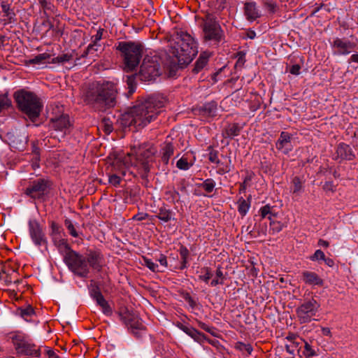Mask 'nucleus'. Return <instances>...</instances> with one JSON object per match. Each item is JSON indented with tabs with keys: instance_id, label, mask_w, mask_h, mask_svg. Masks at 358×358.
Instances as JSON below:
<instances>
[{
	"instance_id": "59",
	"label": "nucleus",
	"mask_w": 358,
	"mask_h": 358,
	"mask_svg": "<svg viewBox=\"0 0 358 358\" xmlns=\"http://www.w3.org/2000/svg\"><path fill=\"white\" fill-rule=\"evenodd\" d=\"M103 313L106 315H110L112 314V309L108 304V303H106L103 306H101Z\"/></svg>"
},
{
	"instance_id": "4",
	"label": "nucleus",
	"mask_w": 358,
	"mask_h": 358,
	"mask_svg": "<svg viewBox=\"0 0 358 358\" xmlns=\"http://www.w3.org/2000/svg\"><path fill=\"white\" fill-rule=\"evenodd\" d=\"M174 40L173 53L178 61V65L183 68L197 55L196 43L189 34L183 31L177 33Z\"/></svg>"
},
{
	"instance_id": "62",
	"label": "nucleus",
	"mask_w": 358,
	"mask_h": 358,
	"mask_svg": "<svg viewBox=\"0 0 358 358\" xmlns=\"http://www.w3.org/2000/svg\"><path fill=\"white\" fill-rule=\"evenodd\" d=\"M271 225H273V231L275 232H279L282 230V225L279 222H271Z\"/></svg>"
},
{
	"instance_id": "12",
	"label": "nucleus",
	"mask_w": 358,
	"mask_h": 358,
	"mask_svg": "<svg viewBox=\"0 0 358 358\" xmlns=\"http://www.w3.org/2000/svg\"><path fill=\"white\" fill-rule=\"evenodd\" d=\"M119 316L124 324L129 329H131L135 336L139 338L141 336L140 334L135 331L143 329V325L138 316L132 311H129L127 308L121 310L119 312Z\"/></svg>"
},
{
	"instance_id": "46",
	"label": "nucleus",
	"mask_w": 358,
	"mask_h": 358,
	"mask_svg": "<svg viewBox=\"0 0 358 358\" xmlns=\"http://www.w3.org/2000/svg\"><path fill=\"white\" fill-rule=\"evenodd\" d=\"M64 224H65L66 227L67 228V229L69 230V234L73 237H75V238L78 237V234L76 231V230L74 227V225L73 224L72 222L70 220L66 219L64 220Z\"/></svg>"
},
{
	"instance_id": "6",
	"label": "nucleus",
	"mask_w": 358,
	"mask_h": 358,
	"mask_svg": "<svg viewBox=\"0 0 358 358\" xmlns=\"http://www.w3.org/2000/svg\"><path fill=\"white\" fill-rule=\"evenodd\" d=\"M13 96L18 108L32 122H35L39 117L42 108L37 96L33 92L22 89L16 91Z\"/></svg>"
},
{
	"instance_id": "29",
	"label": "nucleus",
	"mask_w": 358,
	"mask_h": 358,
	"mask_svg": "<svg viewBox=\"0 0 358 358\" xmlns=\"http://www.w3.org/2000/svg\"><path fill=\"white\" fill-rule=\"evenodd\" d=\"M261 2L269 14H275L278 10V6L274 0H261Z\"/></svg>"
},
{
	"instance_id": "32",
	"label": "nucleus",
	"mask_w": 358,
	"mask_h": 358,
	"mask_svg": "<svg viewBox=\"0 0 358 358\" xmlns=\"http://www.w3.org/2000/svg\"><path fill=\"white\" fill-rule=\"evenodd\" d=\"M303 181L301 179L298 177L295 176L293 178L291 184H292V191L293 194H299L301 190L303 189Z\"/></svg>"
},
{
	"instance_id": "25",
	"label": "nucleus",
	"mask_w": 358,
	"mask_h": 358,
	"mask_svg": "<svg viewBox=\"0 0 358 358\" xmlns=\"http://www.w3.org/2000/svg\"><path fill=\"white\" fill-rule=\"evenodd\" d=\"M241 127L238 123L229 124L222 131V136L225 138H233L240 134Z\"/></svg>"
},
{
	"instance_id": "45",
	"label": "nucleus",
	"mask_w": 358,
	"mask_h": 358,
	"mask_svg": "<svg viewBox=\"0 0 358 358\" xmlns=\"http://www.w3.org/2000/svg\"><path fill=\"white\" fill-rule=\"evenodd\" d=\"M166 195L169 196V199H171L173 203L180 201V194L175 189L173 191L166 192Z\"/></svg>"
},
{
	"instance_id": "61",
	"label": "nucleus",
	"mask_w": 358,
	"mask_h": 358,
	"mask_svg": "<svg viewBox=\"0 0 358 358\" xmlns=\"http://www.w3.org/2000/svg\"><path fill=\"white\" fill-rule=\"evenodd\" d=\"M148 216L147 213H138L133 217V219L138 221H142L145 220V218Z\"/></svg>"
},
{
	"instance_id": "21",
	"label": "nucleus",
	"mask_w": 358,
	"mask_h": 358,
	"mask_svg": "<svg viewBox=\"0 0 358 358\" xmlns=\"http://www.w3.org/2000/svg\"><path fill=\"white\" fill-rule=\"evenodd\" d=\"M336 153L338 157L341 158L342 160L351 161L355 158V155L350 146L344 143L338 144L336 149Z\"/></svg>"
},
{
	"instance_id": "63",
	"label": "nucleus",
	"mask_w": 358,
	"mask_h": 358,
	"mask_svg": "<svg viewBox=\"0 0 358 358\" xmlns=\"http://www.w3.org/2000/svg\"><path fill=\"white\" fill-rule=\"evenodd\" d=\"M94 300L96 301V303L99 306H103L106 303H107L108 301L104 299L103 294L101 296H99V297L94 299Z\"/></svg>"
},
{
	"instance_id": "9",
	"label": "nucleus",
	"mask_w": 358,
	"mask_h": 358,
	"mask_svg": "<svg viewBox=\"0 0 358 358\" xmlns=\"http://www.w3.org/2000/svg\"><path fill=\"white\" fill-rule=\"evenodd\" d=\"M320 305L314 299L305 301L296 309V315L300 324L310 322L318 312Z\"/></svg>"
},
{
	"instance_id": "3",
	"label": "nucleus",
	"mask_w": 358,
	"mask_h": 358,
	"mask_svg": "<svg viewBox=\"0 0 358 358\" xmlns=\"http://www.w3.org/2000/svg\"><path fill=\"white\" fill-rule=\"evenodd\" d=\"M117 85L111 81H94L87 85L84 94V101L99 111L114 108L117 103Z\"/></svg>"
},
{
	"instance_id": "33",
	"label": "nucleus",
	"mask_w": 358,
	"mask_h": 358,
	"mask_svg": "<svg viewBox=\"0 0 358 358\" xmlns=\"http://www.w3.org/2000/svg\"><path fill=\"white\" fill-rule=\"evenodd\" d=\"M179 252L182 259L180 269H184L187 267L189 252L188 249L182 245L180 247Z\"/></svg>"
},
{
	"instance_id": "58",
	"label": "nucleus",
	"mask_w": 358,
	"mask_h": 358,
	"mask_svg": "<svg viewBox=\"0 0 358 358\" xmlns=\"http://www.w3.org/2000/svg\"><path fill=\"white\" fill-rule=\"evenodd\" d=\"M301 66L299 64H294L289 69L290 73L298 76L300 73Z\"/></svg>"
},
{
	"instance_id": "51",
	"label": "nucleus",
	"mask_w": 358,
	"mask_h": 358,
	"mask_svg": "<svg viewBox=\"0 0 358 358\" xmlns=\"http://www.w3.org/2000/svg\"><path fill=\"white\" fill-rule=\"evenodd\" d=\"M50 229H51V233H50L51 236H55L60 234L61 227L57 223H56L54 221H52L50 224Z\"/></svg>"
},
{
	"instance_id": "20",
	"label": "nucleus",
	"mask_w": 358,
	"mask_h": 358,
	"mask_svg": "<svg viewBox=\"0 0 358 358\" xmlns=\"http://www.w3.org/2000/svg\"><path fill=\"white\" fill-rule=\"evenodd\" d=\"M244 14L249 21H254L261 16L256 3L253 1H247L245 3Z\"/></svg>"
},
{
	"instance_id": "35",
	"label": "nucleus",
	"mask_w": 358,
	"mask_h": 358,
	"mask_svg": "<svg viewBox=\"0 0 358 358\" xmlns=\"http://www.w3.org/2000/svg\"><path fill=\"white\" fill-rule=\"evenodd\" d=\"M216 278L215 279H213L211 282L210 285L213 287H215L217 285H223L224 284V280L225 279V276L221 269V267L219 266L216 271L215 273Z\"/></svg>"
},
{
	"instance_id": "13",
	"label": "nucleus",
	"mask_w": 358,
	"mask_h": 358,
	"mask_svg": "<svg viewBox=\"0 0 358 358\" xmlns=\"http://www.w3.org/2000/svg\"><path fill=\"white\" fill-rule=\"evenodd\" d=\"M5 138L9 145L13 149L23 151L27 147L28 136L24 131L14 129L8 132Z\"/></svg>"
},
{
	"instance_id": "41",
	"label": "nucleus",
	"mask_w": 358,
	"mask_h": 358,
	"mask_svg": "<svg viewBox=\"0 0 358 358\" xmlns=\"http://www.w3.org/2000/svg\"><path fill=\"white\" fill-rule=\"evenodd\" d=\"M187 186L188 182L185 178L180 179L177 182V190L179 192L188 195Z\"/></svg>"
},
{
	"instance_id": "5",
	"label": "nucleus",
	"mask_w": 358,
	"mask_h": 358,
	"mask_svg": "<svg viewBox=\"0 0 358 358\" xmlns=\"http://www.w3.org/2000/svg\"><path fill=\"white\" fill-rule=\"evenodd\" d=\"M116 50L120 52L123 60L124 70L127 72L134 71L140 64L143 47L139 42H118Z\"/></svg>"
},
{
	"instance_id": "54",
	"label": "nucleus",
	"mask_w": 358,
	"mask_h": 358,
	"mask_svg": "<svg viewBox=\"0 0 358 358\" xmlns=\"http://www.w3.org/2000/svg\"><path fill=\"white\" fill-rule=\"evenodd\" d=\"M120 177L116 174H113L109 177V182L114 186H117L120 185Z\"/></svg>"
},
{
	"instance_id": "39",
	"label": "nucleus",
	"mask_w": 358,
	"mask_h": 358,
	"mask_svg": "<svg viewBox=\"0 0 358 358\" xmlns=\"http://www.w3.org/2000/svg\"><path fill=\"white\" fill-rule=\"evenodd\" d=\"M208 150H209V161L217 164H222V162H221L218 159V152L214 150L211 145L208 147Z\"/></svg>"
},
{
	"instance_id": "42",
	"label": "nucleus",
	"mask_w": 358,
	"mask_h": 358,
	"mask_svg": "<svg viewBox=\"0 0 358 358\" xmlns=\"http://www.w3.org/2000/svg\"><path fill=\"white\" fill-rule=\"evenodd\" d=\"M144 264L152 271L153 272H160L162 271L157 264L154 263L151 259L143 257Z\"/></svg>"
},
{
	"instance_id": "56",
	"label": "nucleus",
	"mask_w": 358,
	"mask_h": 358,
	"mask_svg": "<svg viewBox=\"0 0 358 358\" xmlns=\"http://www.w3.org/2000/svg\"><path fill=\"white\" fill-rule=\"evenodd\" d=\"M219 165H220V167H219L217 173L220 175L229 173L231 171L230 166L228 164L224 165L222 162V164H219Z\"/></svg>"
},
{
	"instance_id": "37",
	"label": "nucleus",
	"mask_w": 358,
	"mask_h": 358,
	"mask_svg": "<svg viewBox=\"0 0 358 358\" xmlns=\"http://www.w3.org/2000/svg\"><path fill=\"white\" fill-rule=\"evenodd\" d=\"M215 187V182L212 178L205 180L199 187L203 188L207 193H211Z\"/></svg>"
},
{
	"instance_id": "1",
	"label": "nucleus",
	"mask_w": 358,
	"mask_h": 358,
	"mask_svg": "<svg viewBox=\"0 0 358 358\" xmlns=\"http://www.w3.org/2000/svg\"><path fill=\"white\" fill-rule=\"evenodd\" d=\"M53 242L62 255L64 263L74 275L87 278L90 268L98 272L102 270L104 257L100 250H87L85 255H83L73 250L64 239L57 241L53 237Z\"/></svg>"
},
{
	"instance_id": "26",
	"label": "nucleus",
	"mask_w": 358,
	"mask_h": 358,
	"mask_svg": "<svg viewBox=\"0 0 358 358\" xmlns=\"http://www.w3.org/2000/svg\"><path fill=\"white\" fill-rule=\"evenodd\" d=\"M162 150V160L164 164H167L170 157L173 155L174 146L171 143H165L164 146Z\"/></svg>"
},
{
	"instance_id": "36",
	"label": "nucleus",
	"mask_w": 358,
	"mask_h": 358,
	"mask_svg": "<svg viewBox=\"0 0 358 358\" xmlns=\"http://www.w3.org/2000/svg\"><path fill=\"white\" fill-rule=\"evenodd\" d=\"M12 101L7 94H0V112L11 107Z\"/></svg>"
},
{
	"instance_id": "57",
	"label": "nucleus",
	"mask_w": 358,
	"mask_h": 358,
	"mask_svg": "<svg viewBox=\"0 0 358 358\" xmlns=\"http://www.w3.org/2000/svg\"><path fill=\"white\" fill-rule=\"evenodd\" d=\"M323 189L326 192H335V186L331 181L326 182L323 185Z\"/></svg>"
},
{
	"instance_id": "38",
	"label": "nucleus",
	"mask_w": 358,
	"mask_h": 358,
	"mask_svg": "<svg viewBox=\"0 0 358 358\" xmlns=\"http://www.w3.org/2000/svg\"><path fill=\"white\" fill-rule=\"evenodd\" d=\"M1 7L2 11L4 13V16L8 17L9 20H12L15 16V13H14L13 10L10 8V4L7 2L3 1H1Z\"/></svg>"
},
{
	"instance_id": "52",
	"label": "nucleus",
	"mask_w": 358,
	"mask_h": 358,
	"mask_svg": "<svg viewBox=\"0 0 358 358\" xmlns=\"http://www.w3.org/2000/svg\"><path fill=\"white\" fill-rule=\"evenodd\" d=\"M299 343L297 341H294V343H291L289 345H286L285 348L287 352L290 355H294V351L297 349Z\"/></svg>"
},
{
	"instance_id": "7",
	"label": "nucleus",
	"mask_w": 358,
	"mask_h": 358,
	"mask_svg": "<svg viewBox=\"0 0 358 358\" xmlns=\"http://www.w3.org/2000/svg\"><path fill=\"white\" fill-rule=\"evenodd\" d=\"M195 20L202 29L204 41H212L219 43L224 40V31L213 15L208 13L205 17L196 15Z\"/></svg>"
},
{
	"instance_id": "48",
	"label": "nucleus",
	"mask_w": 358,
	"mask_h": 358,
	"mask_svg": "<svg viewBox=\"0 0 358 358\" xmlns=\"http://www.w3.org/2000/svg\"><path fill=\"white\" fill-rule=\"evenodd\" d=\"M305 350L303 354L306 358H310L313 356L316 355L315 351L312 348L311 345L307 342H305Z\"/></svg>"
},
{
	"instance_id": "43",
	"label": "nucleus",
	"mask_w": 358,
	"mask_h": 358,
	"mask_svg": "<svg viewBox=\"0 0 358 358\" xmlns=\"http://www.w3.org/2000/svg\"><path fill=\"white\" fill-rule=\"evenodd\" d=\"M20 311V315L25 320H27V317L31 316L34 314V310L31 306H28L25 308H18Z\"/></svg>"
},
{
	"instance_id": "8",
	"label": "nucleus",
	"mask_w": 358,
	"mask_h": 358,
	"mask_svg": "<svg viewBox=\"0 0 358 358\" xmlns=\"http://www.w3.org/2000/svg\"><path fill=\"white\" fill-rule=\"evenodd\" d=\"M159 75V64L157 57H145L141 66L138 74L140 79L143 81H151Z\"/></svg>"
},
{
	"instance_id": "34",
	"label": "nucleus",
	"mask_w": 358,
	"mask_h": 358,
	"mask_svg": "<svg viewBox=\"0 0 358 358\" xmlns=\"http://www.w3.org/2000/svg\"><path fill=\"white\" fill-rule=\"evenodd\" d=\"M50 58V55L48 53L39 54L35 56L33 59H29L27 63L29 64H43L44 62Z\"/></svg>"
},
{
	"instance_id": "40",
	"label": "nucleus",
	"mask_w": 358,
	"mask_h": 358,
	"mask_svg": "<svg viewBox=\"0 0 358 358\" xmlns=\"http://www.w3.org/2000/svg\"><path fill=\"white\" fill-rule=\"evenodd\" d=\"M201 273H203V274L199 276V280H203L206 283L208 282L209 280L213 276L210 268L208 267H203L201 268Z\"/></svg>"
},
{
	"instance_id": "17",
	"label": "nucleus",
	"mask_w": 358,
	"mask_h": 358,
	"mask_svg": "<svg viewBox=\"0 0 358 358\" xmlns=\"http://www.w3.org/2000/svg\"><path fill=\"white\" fill-rule=\"evenodd\" d=\"M50 125L56 131H65L71 126L69 116L66 114H62L59 117L51 118Z\"/></svg>"
},
{
	"instance_id": "53",
	"label": "nucleus",
	"mask_w": 358,
	"mask_h": 358,
	"mask_svg": "<svg viewBox=\"0 0 358 358\" xmlns=\"http://www.w3.org/2000/svg\"><path fill=\"white\" fill-rule=\"evenodd\" d=\"M39 4L44 10H52L54 7L50 0H38Z\"/></svg>"
},
{
	"instance_id": "50",
	"label": "nucleus",
	"mask_w": 358,
	"mask_h": 358,
	"mask_svg": "<svg viewBox=\"0 0 358 358\" xmlns=\"http://www.w3.org/2000/svg\"><path fill=\"white\" fill-rule=\"evenodd\" d=\"M325 258V255L323 251L321 250H317L315 253L310 257V259L311 261H319V260H323Z\"/></svg>"
},
{
	"instance_id": "15",
	"label": "nucleus",
	"mask_w": 358,
	"mask_h": 358,
	"mask_svg": "<svg viewBox=\"0 0 358 358\" xmlns=\"http://www.w3.org/2000/svg\"><path fill=\"white\" fill-rule=\"evenodd\" d=\"M14 346L17 354L34 357H38L41 355L38 347L24 340H17L14 343Z\"/></svg>"
},
{
	"instance_id": "24",
	"label": "nucleus",
	"mask_w": 358,
	"mask_h": 358,
	"mask_svg": "<svg viewBox=\"0 0 358 358\" xmlns=\"http://www.w3.org/2000/svg\"><path fill=\"white\" fill-rule=\"evenodd\" d=\"M291 138V135L289 133L282 131L280 133V138L275 143L276 148L279 150H281L285 148V150L283 151V152L285 154H287L291 150L290 148H287V146L290 144Z\"/></svg>"
},
{
	"instance_id": "55",
	"label": "nucleus",
	"mask_w": 358,
	"mask_h": 358,
	"mask_svg": "<svg viewBox=\"0 0 358 358\" xmlns=\"http://www.w3.org/2000/svg\"><path fill=\"white\" fill-rule=\"evenodd\" d=\"M103 29H99L95 36L92 37L93 43L92 45H95L96 46H100V44L98 43V41L101 40L103 34Z\"/></svg>"
},
{
	"instance_id": "14",
	"label": "nucleus",
	"mask_w": 358,
	"mask_h": 358,
	"mask_svg": "<svg viewBox=\"0 0 358 358\" xmlns=\"http://www.w3.org/2000/svg\"><path fill=\"white\" fill-rule=\"evenodd\" d=\"M28 225L29 236L34 243L38 247L47 248L48 241L40 223L36 220H30Z\"/></svg>"
},
{
	"instance_id": "10",
	"label": "nucleus",
	"mask_w": 358,
	"mask_h": 358,
	"mask_svg": "<svg viewBox=\"0 0 358 358\" xmlns=\"http://www.w3.org/2000/svg\"><path fill=\"white\" fill-rule=\"evenodd\" d=\"M51 185L50 180L38 178L30 182L29 185L24 189V194L34 200L43 199L45 196L49 194Z\"/></svg>"
},
{
	"instance_id": "23",
	"label": "nucleus",
	"mask_w": 358,
	"mask_h": 358,
	"mask_svg": "<svg viewBox=\"0 0 358 358\" xmlns=\"http://www.w3.org/2000/svg\"><path fill=\"white\" fill-rule=\"evenodd\" d=\"M302 278L308 285L322 286L324 284V280L315 272L305 271L302 273Z\"/></svg>"
},
{
	"instance_id": "30",
	"label": "nucleus",
	"mask_w": 358,
	"mask_h": 358,
	"mask_svg": "<svg viewBox=\"0 0 358 358\" xmlns=\"http://www.w3.org/2000/svg\"><path fill=\"white\" fill-rule=\"evenodd\" d=\"M235 348L244 353L246 352V355H250L253 351V348L250 343H244L242 342H237L235 345Z\"/></svg>"
},
{
	"instance_id": "16",
	"label": "nucleus",
	"mask_w": 358,
	"mask_h": 358,
	"mask_svg": "<svg viewBox=\"0 0 358 358\" xmlns=\"http://www.w3.org/2000/svg\"><path fill=\"white\" fill-rule=\"evenodd\" d=\"M332 47L337 50L336 54L340 55H346L352 52V50L356 47V44L348 40L336 38L334 41Z\"/></svg>"
},
{
	"instance_id": "47",
	"label": "nucleus",
	"mask_w": 358,
	"mask_h": 358,
	"mask_svg": "<svg viewBox=\"0 0 358 358\" xmlns=\"http://www.w3.org/2000/svg\"><path fill=\"white\" fill-rule=\"evenodd\" d=\"M271 207L269 205H266L260 208L261 216L265 218L266 215H269L268 218L271 220V215H274L271 211Z\"/></svg>"
},
{
	"instance_id": "19",
	"label": "nucleus",
	"mask_w": 358,
	"mask_h": 358,
	"mask_svg": "<svg viewBox=\"0 0 358 358\" xmlns=\"http://www.w3.org/2000/svg\"><path fill=\"white\" fill-rule=\"evenodd\" d=\"M217 105L215 101H210L199 106L195 109L199 115L204 117H214L216 115Z\"/></svg>"
},
{
	"instance_id": "28",
	"label": "nucleus",
	"mask_w": 358,
	"mask_h": 358,
	"mask_svg": "<svg viewBox=\"0 0 358 358\" xmlns=\"http://www.w3.org/2000/svg\"><path fill=\"white\" fill-rule=\"evenodd\" d=\"M173 212L171 210L166 208L165 206H162L159 208V212L157 217L165 222H167L172 219Z\"/></svg>"
},
{
	"instance_id": "2",
	"label": "nucleus",
	"mask_w": 358,
	"mask_h": 358,
	"mask_svg": "<svg viewBox=\"0 0 358 358\" xmlns=\"http://www.w3.org/2000/svg\"><path fill=\"white\" fill-rule=\"evenodd\" d=\"M167 99L162 94H154L148 96L144 101L130 108L123 115L125 126L142 128L155 120L160 109L167 103Z\"/></svg>"
},
{
	"instance_id": "11",
	"label": "nucleus",
	"mask_w": 358,
	"mask_h": 358,
	"mask_svg": "<svg viewBox=\"0 0 358 358\" xmlns=\"http://www.w3.org/2000/svg\"><path fill=\"white\" fill-rule=\"evenodd\" d=\"M156 150L152 146L139 148L136 152V159L140 165V173L142 179L145 180L150 171V162L152 161Z\"/></svg>"
},
{
	"instance_id": "44",
	"label": "nucleus",
	"mask_w": 358,
	"mask_h": 358,
	"mask_svg": "<svg viewBox=\"0 0 358 358\" xmlns=\"http://www.w3.org/2000/svg\"><path fill=\"white\" fill-rule=\"evenodd\" d=\"M91 285H90V296L94 299L99 296H101L102 294L99 289V287L98 285H95V282L94 280H91Z\"/></svg>"
},
{
	"instance_id": "49",
	"label": "nucleus",
	"mask_w": 358,
	"mask_h": 358,
	"mask_svg": "<svg viewBox=\"0 0 358 358\" xmlns=\"http://www.w3.org/2000/svg\"><path fill=\"white\" fill-rule=\"evenodd\" d=\"M176 166L179 169L182 170H187L190 167V165L189 164L187 159L186 158H180L176 163Z\"/></svg>"
},
{
	"instance_id": "22",
	"label": "nucleus",
	"mask_w": 358,
	"mask_h": 358,
	"mask_svg": "<svg viewBox=\"0 0 358 358\" xmlns=\"http://www.w3.org/2000/svg\"><path fill=\"white\" fill-rule=\"evenodd\" d=\"M77 55L76 54L75 51H71L70 52H66L64 54H62L60 55H58L56 57H54L52 59L49 63L51 64H56V63H62L64 64L65 62H70L73 60V62L71 63V67H73L76 65V61L79 59V58L76 57L75 58V56Z\"/></svg>"
},
{
	"instance_id": "31",
	"label": "nucleus",
	"mask_w": 358,
	"mask_h": 358,
	"mask_svg": "<svg viewBox=\"0 0 358 358\" xmlns=\"http://www.w3.org/2000/svg\"><path fill=\"white\" fill-rule=\"evenodd\" d=\"M238 213L242 216H245L250 208V202L247 201L243 197H241L238 199Z\"/></svg>"
},
{
	"instance_id": "64",
	"label": "nucleus",
	"mask_w": 358,
	"mask_h": 358,
	"mask_svg": "<svg viewBox=\"0 0 358 358\" xmlns=\"http://www.w3.org/2000/svg\"><path fill=\"white\" fill-rule=\"evenodd\" d=\"M157 260L162 266H163L164 267L167 266V259H166V257L165 255L161 254Z\"/></svg>"
},
{
	"instance_id": "27",
	"label": "nucleus",
	"mask_w": 358,
	"mask_h": 358,
	"mask_svg": "<svg viewBox=\"0 0 358 358\" xmlns=\"http://www.w3.org/2000/svg\"><path fill=\"white\" fill-rule=\"evenodd\" d=\"M208 56L201 54L198 59L196 60L194 67L192 69V72L195 74L199 73L207 64Z\"/></svg>"
},
{
	"instance_id": "18",
	"label": "nucleus",
	"mask_w": 358,
	"mask_h": 358,
	"mask_svg": "<svg viewBox=\"0 0 358 358\" xmlns=\"http://www.w3.org/2000/svg\"><path fill=\"white\" fill-rule=\"evenodd\" d=\"M177 327L198 343H202L207 340L206 336L204 334L192 327H187L182 323H178Z\"/></svg>"
},
{
	"instance_id": "60",
	"label": "nucleus",
	"mask_w": 358,
	"mask_h": 358,
	"mask_svg": "<svg viewBox=\"0 0 358 358\" xmlns=\"http://www.w3.org/2000/svg\"><path fill=\"white\" fill-rule=\"evenodd\" d=\"M32 152L36 155V159L39 160L40 149L34 141L32 142Z\"/></svg>"
}]
</instances>
